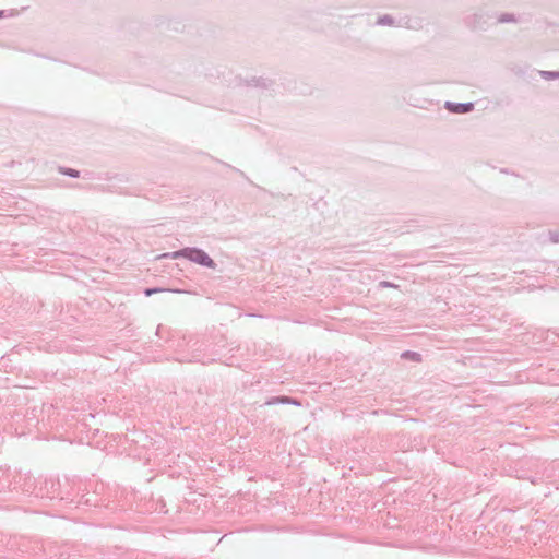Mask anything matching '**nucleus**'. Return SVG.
Listing matches in <instances>:
<instances>
[{"label":"nucleus","mask_w":559,"mask_h":559,"mask_svg":"<svg viewBox=\"0 0 559 559\" xmlns=\"http://www.w3.org/2000/svg\"><path fill=\"white\" fill-rule=\"evenodd\" d=\"M173 259H176L178 257H185L195 263H199L201 265H205L209 267H214V261L203 251L198 249H185L182 251H177L170 254Z\"/></svg>","instance_id":"nucleus-1"},{"label":"nucleus","mask_w":559,"mask_h":559,"mask_svg":"<svg viewBox=\"0 0 559 559\" xmlns=\"http://www.w3.org/2000/svg\"><path fill=\"white\" fill-rule=\"evenodd\" d=\"M447 108L452 111V112H456V114H464V112H468L473 109V104L472 103H468V104H451V103H448L447 104Z\"/></svg>","instance_id":"nucleus-2"},{"label":"nucleus","mask_w":559,"mask_h":559,"mask_svg":"<svg viewBox=\"0 0 559 559\" xmlns=\"http://www.w3.org/2000/svg\"><path fill=\"white\" fill-rule=\"evenodd\" d=\"M158 292H163V289H152V288H147V289L145 290V295H146V296H151V295H153V294H155V293H158Z\"/></svg>","instance_id":"nucleus-3"},{"label":"nucleus","mask_w":559,"mask_h":559,"mask_svg":"<svg viewBox=\"0 0 559 559\" xmlns=\"http://www.w3.org/2000/svg\"><path fill=\"white\" fill-rule=\"evenodd\" d=\"M64 174H67L69 176H72V177H78L79 176V173L76 170H73V169H69V170L64 171Z\"/></svg>","instance_id":"nucleus-4"},{"label":"nucleus","mask_w":559,"mask_h":559,"mask_svg":"<svg viewBox=\"0 0 559 559\" xmlns=\"http://www.w3.org/2000/svg\"><path fill=\"white\" fill-rule=\"evenodd\" d=\"M2 16V12L0 11V17Z\"/></svg>","instance_id":"nucleus-5"}]
</instances>
